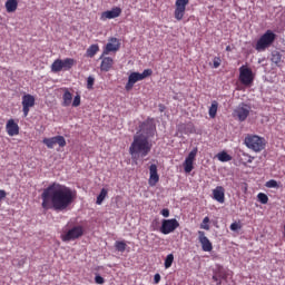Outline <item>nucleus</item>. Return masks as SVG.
<instances>
[{
    "instance_id": "1",
    "label": "nucleus",
    "mask_w": 285,
    "mask_h": 285,
    "mask_svg": "<svg viewBox=\"0 0 285 285\" xmlns=\"http://www.w3.org/2000/svg\"><path fill=\"white\" fill-rule=\"evenodd\" d=\"M77 194L69 187L53 183L43 189L41 194L42 208L45 210H67L68 207L75 202Z\"/></svg>"
},
{
    "instance_id": "2",
    "label": "nucleus",
    "mask_w": 285,
    "mask_h": 285,
    "mask_svg": "<svg viewBox=\"0 0 285 285\" xmlns=\"http://www.w3.org/2000/svg\"><path fill=\"white\" fill-rule=\"evenodd\" d=\"M153 145L148 141V136L140 134L134 137V141L129 147V154L131 157L134 155H140L141 157H147L148 153H150Z\"/></svg>"
},
{
    "instance_id": "3",
    "label": "nucleus",
    "mask_w": 285,
    "mask_h": 285,
    "mask_svg": "<svg viewBox=\"0 0 285 285\" xmlns=\"http://www.w3.org/2000/svg\"><path fill=\"white\" fill-rule=\"evenodd\" d=\"M244 141L245 146L254 153H262L266 148V139L257 135L248 134Z\"/></svg>"
},
{
    "instance_id": "4",
    "label": "nucleus",
    "mask_w": 285,
    "mask_h": 285,
    "mask_svg": "<svg viewBox=\"0 0 285 285\" xmlns=\"http://www.w3.org/2000/svg\"><path fill=\"white\" fill-rule=\"evenodd\" d=\"M275 39H277V36L272 30H267L261 38L257 40L255 45V50L257 52H264L266 48H271L273 43H275Z\"/></svg>"
},
{
    "instance_id": "5",
    "label": "nucleus",
    "mask_w": 285,
    "mask_h": 285,
    "mask_svg": "<svg viewBox=\"0 0 285 285\" xmlns=\"http://www.w3.org/2000/svg\"><path fill=\"white\" fill-rule=\"evenodd\" d=\"M147 77H153V69H145L141 73L137 71L131 72L128 77V81L125 86V90L127 91L132 90L137 81H144V79H147Z\"/></svg>"
},
{
    "instance_id": "6",
    "label": "nucleus",
    "mask_w": 285,
    "mask_h": 285,
    "mask_svg": "<svg viewBox=\"0 0 285 285\" xmlns=\"http://www.w3.org/2000/svg\"><path fill=\"white\" fill-rule=\"evenodd\" d=\"M77 61L72 58H66L63 60L56 59L51 65V72H61V70L68 71L72 69Z\"/></svg>"
},
{
    "instance_id": "7",
    "label": "nucleus",
    "mask_w": 285,
    "mask_h": 285,
    "mask_svg": "<svg viewBox=\"0 0 285 285\" xmlns=\"http://www.w3.org/2000/svg\"><path fill=\"white\" fill-rule=\"evenodd\" d=\"M240 83L243 86H253V81H255V77L253 76V69L242 66L239 68V77H238Z\"/></svg>"
},
{
    "instance_id": "8",
    "label": "nucleus",
    "mask_w": 285,
    "mask_h": 285,
    "mask_svg": "<svg viewBox=\"0 0 285 285\" xmlns=\"http://www.w3.org/2000/svg\"><path fill=\"white\" fill-rule=\"evenodd\" d=\"M79 237H83L82 226H73L61 235L62 242H75V239H79Z\"/></svg>"
},
{
    "instance_id": "9",
    "label": "nucleus",
    "mask_w": 285,
    "mask_h": 285,
    "mask_svg": "<svg viewBox=\"0 0 285 285\" xmlns=\"http://www.w3.org/2000/svg\"><path fill=\"white\" fill-rule=\"evenodd\" d=\"M179 228V222L176 218L163 219L160 233L163 235H170V233H175Z\"/></svg>"
},
{
    "instance_id": "10",
    "label": "nucleus",
    "mask_w": 285,
    "mask_h": 285,
    "mask_svg": "<svg viewBox=\"0 0 285 285\" xmlns=\"http://www.w3.org/2000/svg\"><path fill=\"white\" fill-rule=\"evenodd\" d=\"M188 3H190V0H176L174 11L176 21H181V19H184V14H186V6H188Z\"/></svg>"
},
{
    "instance_id": "11",
    "label": "nucleus",
    "mask_w": 285,
    "mask_h": 285,
    "mask_svg": "<svg viewBox=\"0 0 285 285\" xmlns=\"http://www.w3.org/2000/svg\"><path fill=\"white\" fill-rule=\"evenodd\" d=\"M140 132H144L148 139V137H153L155 135L156 126L154 118H147L146 121L139 125Z\"/></svg>"
},
{
    "instance_id": "12",
    "label": "nucleus",
    "mask_w": 285,
    "mask_h": 285,
    "mask_svg": "<svg viewBox=\"0 0 285 285\" xmlns=\"http://www.w3.org/2000/svg\"><path fill=\"white\" fill-rule=\"evenodd\" d=\"M42 144L47 146V148H55V146H60V148H65L66 146V138L63 136H55L51 138H43Z\"/></svg>"
},
{
    "instance_id": "13",
    "label": "nucleus",
    "mask_w": 285,
    "mask_h": 285,
    "mask_svg": "<svg viewBox=\"0 0 285 285\" xmlns=\"http://www.w3.org/2000/svg\"><path fill=\"white\" fill-rule=\"evenodd\" d=\"M35 96L27 94L22 96V112L23 117H28L30 115V108H35Z\"/></svg>"
},
{
    "instance_id": "14",
    "label": "nucleus",
    "mask_w": 285,
    "mask_h": 285,
    "mask_svg": "<svg viewBox=\"0 0 285 285\" xmlns=\"http://www.w3.org/2000/svg\"><path fill=\"white\" fill-rule=\"evenodd\" d=\"M197 157V147L194 148L184 161V170L185 173H193L195 166V158Z\"/></svg>"
},
{
    "instance_id": "15",
    "label": "nucleus",
    "mask_w": 285,
    "mask_h": 285,
    "mask_svg": "<svg viewBox=\"0 0 285 285\" xmlns=\"http://www.w3.org/2000/svg\"><path fill=\"white\" fill-rule=\"evenodd\" d=\"M198 242L204 253H210L213 250V243L210 239H208V237H206L205 232L198 230Z\"/></svg>"
},
{
    "instance_id": "16",
    "label": "nucleus",
    "mask_w": 285,
    "mask_h": 285,
    "mask_svg": "<svg viewBox=\"0 0 285 285\" xmlns=\"http://www.w3.org/2000/svg\"><path fill=\"white\" fill-rule=\"evenodd\" d=\"M119 48H121V42L119 41V39L115 37L109 38V41L104 49L102 56L110 55V52H117L119 51Z\"/></svg>"
},
{
    "instance_id": "17",
    "label": "nucleus",
    "mask_w": 285,
    "mask_h": 285,
    "mask_svg": "<svg viewBox=\"0 0 285 285\" xmlns=\"http://www.w3.org/2000/svg\"><path fill=\"white\" fill-rule=\"evenodd\" d=\"M235 115L238 121H246L250 115V106L243 104L235 109Z\"/></svg>"
},
{
    "instance_id": "18",
    "label": "nucleus",
    "mask_w": 285,
    "mask_h": 285,
    "mask_svg": "<svg viewBox=\"0 0 285 285\" xmlns=\"http://www.w3.org/2000/svg\"><path fill=\"white\" fill-rule=\"evenodd\" d=\"M117 17H121V8L119 7L102 12L100 16V20L107 21V19H117Z\"/></svg>"
},
{
    "instance_id": "19",
    "label": "nucleus",
    "mask_w": 285,
    "mask_h": 285,
    "mask_svg": "<svg viewBox=\"0 0 285 285\" xmlns=\"http://www.w3.org/2000/svg\"><path fill=\"white\" fill-rule=\"evenodd\" d=\"M6 131L9 137H17L19 135V124L14 119H9L6 125Z\"/></svg>"
},
{
    "instance_id": "20",
    "label": "nucleus",
    "mask_w": 285,
    "mask_h": 285,
    "mask_svg": "<svg viewBox=\"0 0 285 285\" xmlns=\"http://www.w3.org/2000/svg\"><path fill=\"white\" fill-rule=\"evenodd\" d=\"M149 186H157L159 184V174L157 173V165L151 164L149 167Z\"/></svg>"
},
{
    "instance_id": "21",
    "label": "nucleus",
    "mask_w": 285,
    "mask_h": 285,
    "mask_svg": "<svg viewBox=\"0 0 285 285\" xmlns=\"http://www.w3.org/2000/svg\"><path fill=\"white\" fill-rule=\"evenodd\" d=\"M226 190L223 186H217L215 189H213V198L215 202H218V204H224L226 202Z\"/></svg>"
},
{
    "instance_id": "22",
    "label": "nucleus",
    "mask_w": 285,
    "mask_h": 285,
    "mask_svg": "<svg viewBox=\"0 0 285 285\" xmlns=\"http://www.w3.org/2000/svg\"><path fill=\"white\" fill-rule=\"evenodd\" d=\"M179 130L184 132V135H195L197 130L195 129V124L187 122L179 126Z\"/></svg>"
},
{
    "instance_id": "23",
    "label": "nucleus",
    "mask_w": 285,
    "mask_h": 285,
    "mask_svg": "<svg viewBox=\"0 0 285 285\" xmlns=\"http://www.w3.org/2000/svg\"><path fill=\"white\" fill-rule=\"evenodd\" d=\"M114 63H115V60H112V58L105 57V58H102V61L100 65V70L102 72H108V71H110V68H112Z\"/></svg>"
},
{
    "instance_id": "24",
    "label": "nucleus",
    "mask_w": 285,
    "mask_h": 285,
    "mask_svg": "<svg viewBox=\"0 0 285 285\" xmlns=\"http://www.w3.org/2000/svg\"><path fill=\"white\" fill-rule=\"evenodd\" d=\"M62 90H63L62 106L65 108H68V106L72 104V94L70 92V90H68V88H63Z\"/></svg>"
},
{
    "instance_id": "25",
    "label": "nucleus",
    "mask_w": 285,
    "mask_h": 285,
    "mask_svg": "<svg viewBox=\"0 0 285 285\" xmlns=\"http://www.w3.org/2000/svg\"><path fill=\"white\" fill-rule=\"evenodd\" d=\"M6 11L11 13V12H17V8H19V0H7L4 3Z\"/></svg>"
},
{
    "instance_id": "26",
    "label": "nucleus",
    "mask_w": 285,
    "mask_h": 285,
    "mask_svg": "<svg viewBox=\"0 0 285 285\" xmlns=\"http://www.w3.org/2000/svg\"><path fill=\"white\" fill-rule=\"evenodd\" d=\"M219 108V102L216 100L212 101V106L209 107L208 115L210 119H215L217 117V109Z\"/></svg>"
},
{
    "instance_id": "27",
    "label": "nucleus",
    "mask_w": 285,
    "mask_h": 285,
    "mask_svg": "<svg viewBox=\"0 0 285 285\" xmlns=\"http://www.w3.org/2000/svg\"><path fill=\"white\" fill-rule=\"evenodd\" d=\"M218 161H223V163H226V161H232L233 160V156L228 155V153L226 151H220L216 155Z\"/></svg>"
},
{
    "instance_id": "28",
    "label": "nucleus",
    "mask_w": 285,
    "mask_h": 285,
    "mask_svg": "<svg viewBox=\"0 0 285 285\" xmlns=\"http://www.w3.org/2000/svg\"><path fill=\"white\" fill-rule=\"evenodd\" d=\"M106 197H108V189L102 188V189L100 190V194L97 196L96 204H97L98 206H101V204H104V199H106Z\"/></svg>"
},
{
    "instance_id": "29",
    "label": "nucleus",
    "mask_w": 285,
    "mask_h": 285,
    "mask_svg": "<svg viewBox=\"0 0 285 285\" xmlns=\"http://www.w3.org/2000/svg\"><path fill=\"white\" fill-rule=\"evenodd\" d=\"M218 277L220 278V281L223 279L224 282H228V278L233 277V272L226 271V269H219Z\"/></svg>"
},
{
    "instance_id": "30",
    "label": "nucleus",
    "mask_w": 285,
    "mask_h": 285,
    "mask_svg": "<svg viewBox=\"0 0 285 285\" xmlns=\"http://www.w3.org/2000/svg\"><path fill=\"white\" fill-rule=\"evenodd\" d=\"M271 61L275 63V66H279V63H282V53L279 51H273Z\"/></svg>"
},
{
    "instance_id": "31",
    "label": "nucleus",
    "mask_w": 285,
    "mask_h": 285,
    "mask_svg": "<svg viewBox=\"0 0 285 285\" xmlns=\"http://www.w3.org/2000/svg\"><path fill=\"white\" fill-rule=\"evenodd\" d=\"M99 51V45H91L88 49H87V57H95V55H97V52Z\"/></svg>"
},
{
    "instance_id": "32",
    "label": "nucleus",
    "mask_w": 285,
    "mask_h": 285,
    "mask_svg": "<svg viewBox=\"0 0 285 285\" xmlns=\"http://www.w3.org/2000/svg\"><path fill=\"white\" fill-rule=\"evenodd\" d=\"M128 245H126V242L124 240H117L115 243V248L118 250V253H126V248Z\"/></svg>"
},
{
    "instance_id": "33",
    "label": "nucleus",
    "mask_w": 285,
    "mask_h": 285,
    "mask_svg": "<svg viewBox=\"0 0 285 285\" xmlns=\"http://www.w3.org/2000/svg\"><path fill=\"white\" fill-rule=\"evenodd\" d=\"M173 262H175V255H167V257L165 258V268H170V266H173Z\"/></svg>"
},
{
    "instance_id": "34",
    "label": "nucleus",
    "mask_w": 285,
    "mask_h": 285,
    "mask_svg": "<svg viewBox=\"0 0 285 285\" xmlns=\"http://www.w3.org/2000/svg\"><path fill=\"white\" fill-rule=\"evenodd\" d=\"M210 223V218L208 216H206L204 219H203V223L200 224V228L203 230H210V225H208Z\"/></svg>"
},
{
    "instance_id": "35",
    "label": "nucleus",
    "mask_w": 285,
    "mask_h": 285,
    "mask_svg": "<svg viewBox=\"0 0 285 285\" xmlns=\"http://www.w3.org/2000/svg\"><path fill=\"white\" fill-rule=\"evenodd\" d=\"M257 199L261 204H268V196L264 193H259Z\"/></svg>"
},
{
    "instance_id": "36",
    "label": "nucleus",
    "mask_w": 285,
    "mask_h": 285,
    "mask_svg": "<svg viewBox=\"0 0 285 285\" xmlns=\"http://www.w3.org/2000/svg\"><path fill=\"white\" fill-rule=\"evenodd\" d=\"M266 188H279V184L275 179H271L265 184Z\"/></svg>"
},
{
    "instance_id": "37",
    "label": "nucleus",
    "mask_w": 285,
    "mask_h": 285,
    "mask_svg": "<svg viewBox=\"0 0 285 285\" xmlns=\"http://www.w3.org/2000/svg\"><path fill=\"white\" fill-rule=\"evenodd\" d=\"M92 88H95V77L89 76L87 78V89L92 90Z\"/></svg>"
},
{
    "instance_id": "38",
    "label": "nucleus",
    "mask_w": 285,
    "mask_h": 285,
    "mask_svg": "<svg viewBox=\"0 0 285 285\" xmlns=\"http://www.w3.org/2000/svg\"><path fill=\"white\" fill-rule=\"evenodd\" d=\"M72 106H73V108H79V106H81V96L80 95L75 96Z\"/></svg>"
},
{
    "instance_id": "39",
    "label": "nucleus",
    "mask_w": 285,
    "mask_h": 285,
    "mask_svg": "<svg viewBox=\"0 0 285 285\" xmlns=\"http://www.w3.org/2000/svg\"><path fill=\"white\" fill-rule=\"evenodd\" d=\"M213 66H214V68H219L222 66V58L215 57L213 59Z\"/></svg>"
},
{
    "instance_id": "40",
    "label": "nucleus",
    "mask_w": 285,
    "mask_h": 285,
    "mask_svg": "<svg viewBox=\"0 0 285 285\" xmlns=\"http://www.w3.org/2000/svg\"><path fill=\"white\" fill-rule=\"evenodd\" d=\"M230 230H239V228H242V225H239V223H232L229 226Z\"/></svg>"
},
{
    "instance_id": "41",
    "label": "nucleus",
    "mask_w": 285,
    "mask_h": 285,
    "mask_svg": "<svg viewBox=\"0 0 285 285\" xmlns=\"http://www.w3.org/2000/svg\"><path fill=\"white\" fill-rule=\"evenodd\" d=\"M213 281L216 282V285H222V278L219 277V273L213 276Z\"/></svg>"
},
{
    "instance_id": "42",
    "label": "nucleus",
    "mask_w": 285,
    "mask_h": 285,
    "mask_svg": "<svg viewBox=\"0 0 285 285\" xmlns=\"http://www.w3.org/2000/svg\"><path fill=\"white\" fill-rule=\"evenodd\" d=\"M161 282V275L159 273L154 275V284H159Z\"/></svg>"
},
{
    "instance_id": "43",
    "label": "nucleus",
    "mask_w": 285,
    "mask_h": 285,
    "mask_svg": "<svg viewBox=\"0 0 285 285\" xmlns=\"http://www.w3.org/2000/svg\"><path fill=\"white\" fill-rule=\"evenodd\" d=\"M95 282H96V284H104L106 282V279H104V277H101L100 275H97L95 277Z\"/></svg>"
},
{
    "instance_id": "44",
    "label": "nucleus",
    "mask_w": 285,
    "mask_h": 285,
    "mask_svg": "<svg viewBox=\"0 0 285 285\" xmlns=\"http://www.w3.org/2000/svg\"><path fill=\"white\" fill-rule=\"evenodd\" d=\"M160 215H163V217H170V210L168 208H165L160 212Z\"/></svg>"
},
{
    "instance_id": "45",
    "label": "nucleus",
    "mask_w": 285,
    "mask_h": 285,
    "mask_svg": "<svg viewBox=\"0 0 285 285\" xmlns=\"http://www.w3.org/2000/svg\"><path fill=\"white\" fill-rule=\"evenodd\" d=\"M7 195H8V194L6 193V190L0 189V200H1V199H6Z\"/></svg>"
},
{
    "instance_id": "46",
    "label": "nucleus",
    "mask_w": 285,
    "mask_h": 285,
    "mask_svg": "<svg viewBox=\"0 0 285 285\" xmlns=\"http://www.w3.org/2000/svg\"><path fill=\"white\" fill-rule=\"evenodd\" d=\"M227 52H230V46L226 47Z\"/></svg>"
},
{
    "instance_id": "47",
    "label": "nucleus",
    "mask_w": 285,
    "mask_h": 285,
    "mask_svg": "<svg viewBox=\"0 0 285 285\" xmlns=\"http://www.w3.org/2000/svg\"><path fill=\"white\" fill-rule=\"evenodd\" d=\"M252 161H253V160H252V159H249V160H248V164H250Z\"/></svg>"
}]
</instances>
